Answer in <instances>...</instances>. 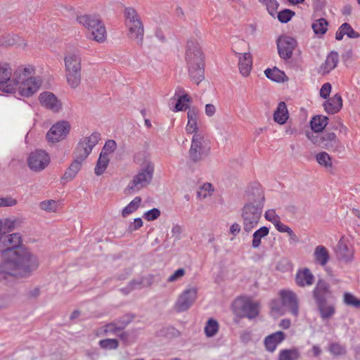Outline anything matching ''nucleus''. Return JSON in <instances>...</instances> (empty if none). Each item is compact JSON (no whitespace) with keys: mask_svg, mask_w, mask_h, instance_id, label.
<instances>
[{"mask_svg":"<svg viewBox=\"0 0 360 360\" xmlns=\"http://www.w3.org/2000/svg\"><path fill=\"white\" fill-rule=\"evenodd\" d=\"M7 257L0 264V282L7 283L15 278H27L39 267L37 257L20 246V233L4 235Z\"/></svg>","mask_w":360,"mask_h":360,"instance_id":"obj_1","label":"nucleus"},{"mask_svg":"<svg viewBox=\"0 0 360 360\" xmlns=\"http://www.w3.org/2000/svg\"><path fill=\"white\" fill-rule=\"evenodd\" d=\"M34 68L28 66L18 67L13 72L11 84L6 85L3 91L12 93L15 90L22 96H30L36 93L41 85V80L37 77H32Z\"/></svg>","mask_w":360,"mask_h":360,"instance_id":"obj_2","label":"nucleus"},{"mask_svg":"<svg viewBox=\"0 0 360 360\" xmlns=\"http://www.w3.org/2000/svg\"><path fill=\"white\" fill-rule=\"evenodd\" d=\"M185 60L190 78L199 84L205 79V55L198 39L191 38L188 40Z\"/></svg>","mask_w":360,"mask_h":360,"instance_id":"obj_3","label":"nucleus"},{"mask_svg":"<svg viewBox=\"0 0 360 360\" xmlns=\"http://www.w3.org/2000/svg\"><path fill=\"white\" fill-rule=\"evenodd\" d=\"M264 195L259 188H252L248 201L242 209L243 230L249 233L258 224L264 207Z\"/></svg>","mask_w":360,"mask_h":360,"instance_id":"obj_4","label":"nucleus"},{"mask_svg":"<svg viewBox=\"0 0 360 360\" xmlns=\"http://www.w3.org/2000/svg\"><path fill=\"white\" fill-rule=\"evenodd\" d=\"M153 173V163L149 160H145L138 173L134 176L132 180L130 181L125 188V193L132 194L146 188L152 181Z\"/></svg>","mask_w":360,"mask_h":360,"instance_id":"obj_5","label":"nucleus"},{"mask_svg":"<svg viewBox=\"0 0 360 360\" xmlns=\"http://www.w3.org/2000/svg\"><path fill=\"white\" fill-rule=\"evenodd\" d=\"M210 154V148L205 143L202 134H195L191 140V148L188 150V162L198 164L205 160Z\"/></svg>","mask_w":360,"mask_h":360,"instance_id":"obj_6","label":"nucleus"},{"mask_svg":"<svg viewBox=\"0 0 360 360\" xmlns=\"http://www.w3.org/2000/svg\"><path fill=\"white\" fill-rule=\"evenodd\" d=\"M307 138L316 146L332 152H340L343 149L339 139L333 132H326L322 134L307 133Z\"/></svg>","mask_w":360,"mask_h":360,"instance_id":"obj_7","label":"nucleus"},{"mask_svg":"<svg viewBox=\"0 0 360 360\" xmlns=\"http://www.w3.org/2000/svg\"><path fill=\"white\" fill-rule=\"evenodd\" d=\"M101 139L98 132H94L89 136L84 137L77 143L75 152V160L83 162L91 153L93 148L98 143Z\"/></svg>","mask_w":360,"mask_h":360,"instance_id":"obj_8","label":"nucleus"},{"mask_svg":"<svg viewBox=\"0 0 360 360\" xmlns=\"http://www.w3.org/2000/svg\"><path fill=\"white\" fill-rule=\"evenodd\" d=\"M198 290L195 288L185 290L178 297L174 308L178 312L188 310L197 297Z\"/></svg>","mask_w":360,"mask_h":360,"instance_id":"obj_9","label":"nucleus"},{"mask_svg":"<svg viewBox=\"0 0 360 360\" xmlns=\"http://www.w3.org/2000/svg\"><path fill=\"white\" fill-rule=\"evenodd\" d=\"M70 131V124L68 121L62 120L54 124L46 134L49 141L56 142L64 139Z\"/></svg>","mask_w":360,"mask_h":360,"instance_id":"obj_10","label":"nucleus"},{"mask_svg":"<svg viewBox=\"0 0 360 360\" xmlns=\"http://www.w3.org/2000/svg\"><path fill=\"white\" fill-rule=\"evenodd\" d=\"M279 296L283 308L297 317L299 314V309L296 294L289 290H281L279 292Z\"/></svg>","mask_w":360,"mask_h":360,"instance_id":"obj_11","label":"nucleus"},{"mask_svg":"<svg viewBox=\"0 0 360 360\" xmlns=\"http://www.w3.org/2000/svg\"><path fill=\"white\" fill-rule=\"evenodd\" d=\"M296 46V40L286 35L281 36L277 40L278 53L280 57L285 60L292 57V52Z\"/></svg>","mask_w":360,"mask_h":360,"instance_id":"obj_12","label":"nucleus"},{"mask_svg":"<svg viewBox=\"0 0 360 360\" xmlns=\"http://www.w3.org/2000/svg\"><path fill=\"white\" fill-rule=\"evenodd\" d=\"M50 162L49 155L42 150H37L30 153L28 158L30 168L35 172L44 169Z\"/></svg>","mask_w":360,"mask_h":360,"instance_id":"obj_13","label":"nucleus"},{"mask_svg":"<svg viewBox=\"0 0 360 360\" xmlns=\"http://www.w3.org/2000/svg\"><path fill=\"white\" fill-rule=\"evenodd\" d=\"M335 252L337 259L343 263H350L354 259L353 247L343 239L339 240Z\"/></svg>","mask_w":360,"mask_h":360,"instance_id":"obj_14","label":"nucleus"},{"mask_svg":"<svg viewBox=\"0 0 360 360\" xmlns=\"http://www.w3.org/2000/svg\"><path fill=\"white\" fill-rule=\"evenodd\" d=\"M77 20L79 24L84 26L88 30L90 28H94V26H98L99 38H103L104 33V24L101 20L100 17L96 15H83L77 16Z\"/></svg>","mask_w":360,"mask_h":360,"instance_id":"obj_15","label":"nucleus"},{"mask_svg":"<svg viewBox=\"0 0 360 360\" xmlns=\"http://www.w3.org/2000/svg\"><path fill=\"white\" fill-rule=\"evenodd\" d=\"M312 293L316 303L327 301L332 297L330 285L323 280H319L317 282Z\"/></svg>","mask_w":360,"mask_h":360,"instance_id":"obj_16","label":"nucleus"},{"mask_svg":"<svg viewBox=\"0 0 360 360\" xmlns=\"http://www.w3.org/2000/svg\"><path fill=\"white\" fill-rule=\"evenodd\" d=\"M235 306L240 308L243 316L248 319L255 318L259 314V304L257 302L238 300L235 302Z\"/></svg>","mask_w":360,"mask_h":360,"instance_id":"obj_17","label":"nucleus"},{"mask_svg":"<svg viewBox=\"0 0 360 360\" xmlns=\"http://www.w3.org/2000/svg\"><path fill=\"white\" fill-rule=\"evenodd\" d=\"M125 26L127 28V37L139 46H142L144 37V26L142 20L138 21L137 24L134 22Z\"/></svg>","mask_w":360,"mask_h":360,"instance_id":"obj_18","label":"nucleus"},{"mask_svg":"<svg viewBox=\"0 0 360 360\" xmlns=\"http://www.w3.org/2000/svg\"><path fill=\"white\" fill-rule=\"evenodd\" d=\"M39 101L42 106L53 112H58L61 108V103L51 92L45 91L39 95Z\"/></svg>","mask_w":360,"mask_h":360,"instance_id":"obj_19","label":"nucleus"},{"mask_svg":"<svg viewBox=\"0 0 360 360\" xmlns=\"http://www.w3.org/2000/svg\"><path fill=\"white\" fill-rule=\"evenodd\" d=\"M65 71H81L82 58L79 52L68 53L64 58Z\"/></svg>","mask_w":360,"mask_h":360,"instance_id":"obj_20","label":"nucleus"},{"mask_svg":"<svg viewBox=\"0 0 360 360\" xmlns=\"http://www.w3.org/2000/svg\"><path fill=\"white\" fill-rule=\"evenodd\" d=\"M236 55H240L238 58V68L240 73L244 76L248 77L252 68V57L250 53H245L240 54L234 51Z\"/></svg>","mask_w":360,"mask_h":360,"instance_id":"obj_21","label":"nucleus"},{"mask_svg":"<svg viewBox=\"0 0 360 360\" xmlns=\"http://www.w3.org/2000/svg\"><path fill=\"white\" fill-rule=\"evenodd\" d=\"M316 304L320 314V317L322 320H329L332 319V317L335 314L336 309L335 303L328 302L327 300Z\"/></svg>","mask_w":360,"mask_h":360,"instance_id":"obj_22","label":"nucleus"},{"mask_svg":"<svg viewBox=\"0 0 360 360\" xmlns=\"http://www.w3.org/2000/svg\"><path fill=\"white\" fill-rule=\"evenodd\" d=\"M314 276L308 268L299 270L296 274L295 281L298 286L305 287L314 283Z\"/></svg>","mask_w":360,"mask_h":360,"instance_id":"obj_23","label":"nucleus"},{"mask_svg":"<svg viewBox=\"0 0 360 360\" xmlns=\"http://www.w3.org/2000/svg\"><path fill=\"white\" fill-rule=\"evenodd\" d=\"M188 123L186 127V131L188 134H202L198 127V110L194 108H189L188 113Z\"/></svg>","mask_w":360,"mask_h":360,"instance_id":"obj_24","label":"nucleus"},{"mask_svg":"<svg viewBox=\"0 0 360 360\" xmlns=\"http://www.w3.org/2000/svg\"><path fill=\"white\" fill-rule=\"evenodd\" d=\"M285 338V335L282 331L276 332L266 337L264 339V345L266 350L270 352L275 351L277 345L284 340Z\"/></svg>","mask_w":360,"mask_h":360,"instance_id":"obj_25","label":"nucleus"},{"mask_svg":"<svg viewBox=\"0 0 360 360\" xmlns=\"http://www.w3.org/2000/svg\"><path fill=\"white\" fill-rule=\"evenodd\" d=\"M342 106V98L339 94H335L323 103L325 110L329 114H335L340 111Z\"/></svg>","mask_w":360,"mask_h":360,"instance_id":"obj_26","label":"nucleus"},{"mask_svg":"<svg viewBox=\"0 0 360 360\" xmlns=\"http://www.w3.org/2000/svg\"><path fill=\"white\" fill-rule=\"evenodd\" d=\"M12 69L8 63H0V89L3 91L6 85L11 84Z\"/></svg>","mask_w":360,"mask_h":360,"instance_id":"obj_27","label":"nucleus"},{"mask_svg":"<svg viewBox=\"0 0 360 360\" xmlns=\"http://www.w3.org/2000/svg\"><path fill=\"white\" fill-rule=\"evenodd\" d=\"M314 257L317 264L325 266L330 259L329 252L326 247L318 245L314 250Z\"/></svg>","mask_w":360,"mask_h":360,"instance_id":"obj_28","label":"nucleus"},{"mask_svg":"<svg viewBox=\"0 0 360 360\" xmlns=\"http://www.w3.org/2000/svg\"><path fill=\"white\" fill-rule=\"evenodd\" d=\"M288 119L287 105L284 102H280L274 113V120L276 122L283 124Z\"/></svg>","mask_w":360,"mask_h":360,"instance_id":"obj_29","label":"nucleus"},{"mask_svg":"<svg viewBox=\"0 0 360 360\" xmlns=\"http://www.w3.org/2000/svg\"><path fill=\"white\" fill-rule=\"evenodd\" d=\"M328 118L323 115L314 117L310 122L312 133L318 134L317 133L322 131L328 124Z\"/></svg>","mask_w":360,"mask_h":360,"instance_id":"obj_30","label":"nucleus"},{"mask_svg":"<svg viewBox=\"0 0 360 360\" xmlns=\"http://www.w3.org/2000/svg\"><path fill=\"white\" fill-rule=\"evenodd\" d=\"M339 60V56L337 52L332 51L327 56L324 63L321 65V69L323 73H328L330 71L333 70L336 66Z\"/></svg>","mask_w":360,"mask_h":360,"instance_id":"obj_31","label":"nucleus"},{"mask_svg":"<svg viewBox=\"0 0 360 360\" xmlns=\"http://www.w3.org/2000/svg\"><path fill=\"white\" fill-rule=\"evenodd\" d=\"M269 233V229L266 226H262L255 231L252 235V247L255 249L258 248L261 245L262 238L266 237Z\"/></svg>","mask_w":360,"mask_h":360,"instance_id":"obj_32","label":"nucleus"},{"mask_svg":"<svg viewBox=\"0 0 360 360\" xmlns=\"http://www.w3.org/2000/svg\"><path fill=\"white\" fill-rule=\"evenodd\" d=\"M81 71H65V77L68 85L72 89L77 88L81 83Z\"/></svg>","mask_w":360,"mask_h":360,"instance_id":"obj_33","label":"nucleus"},{"mask_svg":"<svg viewBox=\"0 0 360 360\" xmlns=\"http://www.w3.org/2000/svg\"><path fill=\"white\" fill-rule=\"evenodd\" d=\"M109 161L110 160L106 153H101L94 169L96 175L100 176L105 172L109 164Z\"/></svg>","mask_w":360,"mask_h":360,"instance_id":"obj_34","label":"nucleus"},{"mask_svg":"<svg viewBox=\"0 0 360 360\" xmlns=\"http://www.w3.org/2000/svg\"><path fill=\"white\" fill-rule=\"evenodd\" d=\"M82 162L75 160L65 172L63 179L66 181H70L75 177L80 170Z\"/></svg>","mask_w":360,"mask_h":360,"instance_id":"obj_35","label":"nucleus"},{"mask_svg":"<svg viewBox=\"0 0 360 360\" xmlns=\"http://www.w3.org/2000/svg\"><path fill=\"white\" fill-rule=\"evenodd\" d=\"M124 15L125 18V25L131 23H138V21L141 20V18L137 11L132 7H127L124 9Z\"/></svg>","mask_w":360,"mask_h":360,"instance_id":"obj_36","label":"nucleus"},{"mask_svg":"<svg viewBox=\"0 0 360 360\" xmlns=\"http://www.w3.org/2000/svg\"><path fill=\"white\" fill-rule=\"evenodd\" d=\"M328 22L325 18H319L314 20L312 23L311 27L317 35H323L328 30Z\"/></svg>","mask_w":360,"mask_h":360,"instance_id":"obj_37","label":"nucleus"},{"mask_svg":"<svg viewBox=\"0 0 360 360\" xmlns=\"http://www.w3.org/2000/svg\"><path fill=\"white\" fill-rule=\"evenodd\" d=\"M264 73L267 78L277 82L285 81L284 78L286 77L285 73L277 68H268L264 71Z\"/></svg>","mask_w":360,"mask_h":360,"instance_id":"obj_38","label":"nucleus"},{"mask_svg":"<svg viewBox=\"0 0 360 360\" xmlns=\"http://www.w3.org/2000/svg\"><path fill=\"white\" fill-rule=\"evenodd\" d=\"M300 354L297 349L281 350L278 355V360H298Z\"/></svg>","mask_w":360,"mask_h":360,"instance_id":"obj_39","label":"nucleus"},{"mask_svg":"<svg viewBox=\"0 0 360 360\" xmlns=\"http://www.w3.org/2000/svg\"><path fill=\"white\" fill-rule=\"evenodd\" d=\"M141 202V198L137 196L131 200L127 206H126L122 212V215L123 217H126L129 214L134 212L140 206Z\"/></svg>","mask_w":360,"mask_h":360,"instance_id":"obj_40","label":"nucleus"},{"mask_svg":"<svg viewBox=\"0 0 360 360\" xmlns=\"http://www.w3.org/2000/svg\"><path fill=\"white\" fill-rule=\"evenodd\" d=\"M219 330V323L218 322L213 319H210L205 327V333L207 337L211 338L217 334Z\"/></svg>","mask_w":360,"mask_h":360,"instance_id":"obj_41","label":"nucleus"},{"mask_svg":"<svg viewBox=\"0 0 360 360\" xmlns=\"http://www.w3.org/2000/svg\"><path fill=\"white\" fill-rule=\"evenodd\" d=\"M190 102L191 98L188 94H185L181 96H179L174 111L177 112L186 110L188 108V103Z\"/></svg>","mask_w":360,"mask_h":360,"instance_id":"obj_42","label":"nucleus"},{"mask_svg":"<svg viewBox=\"0 0 360 360\" xmlns=\"http://www.w3.org/2000/svg\"><path fill=\"white\" fill-rule=\"evenodd\" d=\"M328 351L334 356L345 355L347 352L346 347L338 342H333L328 347Z\"/></svg>","mask_w":360,"mask_h":360,"instance_id":"obj_43","label":"nucleus"},{"mask_svg":"<svg viewBox=\"0 0 360 360\" xmlns=\"http://www.w3.org/2000/svg\"><path fill=\"white\" fill-rule=\"evenodd\" d=\"M99 346L104 349H116L119 346V342L117 339H104L98 342Z\"/></svg>","mask_w":360,"mask_h":360,"instance_id":"obj_44","label":"nucleus"},{"mask_svg":"<svg viewBox=\"0 0 360 360\" xmlns=\"http://www.w3.org/2000/svg\"><path fill=\"white\" fill-rule=\"evenodd\" d=\"M58 206V202L53 200H44L41 202L39 204V207L48 212H56Z\"/></svg>","mask_w":360,"mask_h":360,"instance_id":"obj_45","label":"nucleus"},{"mask_svg":"<svg viewBox=\"0 0 360 360\" xmlns=\"http://www.w3.org/2000/svg\"><path fill=\"white\" fill-rule=\"evenodd\" d=\"M343 301L346 305L360 308V300L357 299L350 292H345L344 294Z\"/></svg>","mask_w":360,"mask_h":360,"instance_id":"obj_46","label":"nucleus"},{"mask_svg":"<svg viewBox=\"0 0 360 360\" xmlns=\"http://www.w3.org/2000/svg\"><path fill=\"white\" fill-rule=\"evenodd\" d=\"M316 160L321 165L325 167H331L332 162L330 155L326 152H321L316 155Z\"/></svg>","mask_w":360,"mask_h":360,"instance_id":"obj_47","label":"nucleus"},{"mask_svg":"<svg viewBox=\"0 0 360 360\" xmlns=\"http://www.w3.org/2000/svg\"><path fill=\"white\" fill-rule=\"evenodd\" d=\"M103 335H115L121 331L115 321L105 324L103 327Z\"/></svg>","mask_w":360,"mask_h":360,"instance_id":"obj_48","label":"nucleus"},{"mask_svg":"<svg viewBox=\"0 0 360 360\" xmlns=\"http://www.w3.org/2000/svg\"><path fill=\"white\" fill-rule=\"evenodd\" d=\"M98 26H94V28H90L89 30V31L90 32V34H91V37L95 40L96 41L98 42V43H103L104 42L106 39H107V32H106V29H105V27L104 26V33H103V38L101 37V39L99 38V34H98Z\"/></svg>","mask_w":360,"mask_h":360,"instance_id":"obj_49","label":"nucleus"},{"mask_svg":"<svg viewBox=\"0 0 360 360\" xmlns=\"http://www.w3.org/2000/svg\"><path fill=\"white\" fill-rule=\"evenodd\" d=\"M295 15V12L290 9H284L278 13V19L283 23H286L290 21L292 17Z\"/></svg>","mask_w":360,"mask_h":360,"instance_id":"obj_50","label":"nucleus"},{"mask_svg":"<svg viewBox=\"0 0 360 360\" xmlns=\"http://www.w3.org/2000/svg\"><path fill=\"white\" fill-rule=\"evenodd\" d=\"M16 221H17L15 219H4V221H2L1 231H3L4 233H6V232H11V231H13L15 229Z\"/></svg>","mask_w":360,"mask_h":360,"instance_id":"obj_51","label":"nucleus"},{"mask_svg":"<svg viewBox=\"0 0 360 360\" xmlns=\"http://www.w3.org/2000/svg\"><path fill=\"white\" fill-rule=\"evenodd\" d=\"M342 29H344L345 35H347L349 38L355 39L360 37V34L347 22L342 24Z\"/></svg>","mask_w":360,"mask_h":360,"instance_id":"obj_52","label":"nucleus"},{"mask_svg":"<svg viewBox=\"0 0 360 360\" xmlns=\"http://www.w3.org/2000/svg\"><path fill=\"white\" fill-rule=\"evenodd\" d=\"M133 319V316L125 315L121 317L120 319L115 321V322L117 323L120 330L122 331L132 321Z\"/></svg>","mask_w":360,"mask_h":360,"instance_id":"obj_53","label":"nucleus"},{"mask_svg":"<svg viewBox=\"0 0 360 360\" xmlns=\"http://www.w3.org/2000/svg\"><path fill=\"white\" fill-rule=\"evenodd\" d=\"M160 215V212L157 208H153L143 214V217L147 221H153L156 219H158Z\"/></svg>","mask_w":360,"mask_h":360,"instance_id":"obj_54","label":"nucleus"},{"mask_svg":"<svg viewBox=\"0 0 360 360\" xmlns=\"http://www.w3.org/2000/svg\"><path fill=\"white\" fill-rule=\"evenodd\" d=\"M117 147V143L114 140H108L101 151V153H106V155L108 156L109 153H111L115 151Z\"/></svg>","mask_w":360,"mask_h":360,"instance_id":"obj_55","label":"nucleus"},{"mask_svg":"<svg viewBox=\"0 0 360 360\" xmlns=\"http://www.w3.org/2000/svg\"><path fill=\"white\" fill-rule=\"evenodd\" d=\"M17 204V200L11 197H0V207H13Z\"/></svg>","mask_w":360,"mask_h":360,"instance_id":"obj_56","label":"nucleus"},{"mask_svg":"<svg viewBox=\"0 0 360 360\" xmlns=\"http://www.w3.org/2000/svg\"><path fill=\"white\" fill-rule=\"evenodd\" d=\"M185 275V269L180 268L174 271L168 278L167 281L169 283L175 282L181 279Z\"/></svg>","mask_w":360,"mask_h":360,"instance_id":"obj_57","label":"nucleus"},{"mask_svg":"<svg viewBox=\"0 0 360 360\" xmlns=\"http://www.w3.org/2000/svg\"><path fill=\"white\" fill-rule=\"evenodd\" d=\"M266 9L271 15H274L275 11L278 7V4L276 0H266Z\"/></svg>","mask_w":360,"mask_h":360,"instance_id":"obj_58","label":"nucleus"},{"mask_svg":"<svg viewBox=\"0 0 360 360\" xmlns=\"http://www.w3.org/2000/svg\"><path fill=\"white\" fill-rule=\"evenodd\" d=\"M264 217L266 220L271 221L273 224L280 219V217L276 214L275 210H269L265 212Z\"/></svg>","mask_w":360,"mask_h":360,"instance_id":"obj_59","label":"nucleus"},{"mask_svg":"<svg viewBox=\"0 0 360 360\" xmlns=\"http://www.w3.org/2000/svg\"><path fill=\"white\" fill-rule=\"evenodd\" d=\"M270 308L271 311L278 314H283V307L282 304H280L278 300H272L270 303Z\"/></svg>","mask_w":360,"mask_h":360,"instance_id":"obj_60","label":"nucleus"},{"mask_svg":"<svg viewBox=\"0 0 360 360\" xmlns=\"http://www.w3.org/2000/svg\"><path fill=\"white\" fill-rule=\"evenodd\" d=\"M331 91V85L330 83H325L321 88L320 96L323 98H327Z\"/></svg>","mask_w":360,"mask_h":360,"instance_id":"obj_61","label":"nucleus"},{"mask_svg":"<svg viewBox=\"0 0 360 360\" xmlns=\"http://www.w3.org/2000/svg\"><path fill=\"white\" fill-rule=\"evenodd\" d=\"M274 225L277 229V231L281 233H288L291 230V229L289 226L281 223L280 219L278 221H276V223Z\"/></svg>","mask_w":360,"mask_h":360,"instance_id":"obj_62","label":"nucleus"},{"mask_svg":"<svg viewBox=\"0 0 360 360\" xmlns=\"http://www.w3.org/2000/svg\"><path fill=\"white\" fill-rule=\"evenodd\" d=\"M143 226V221L141 218H136L134 221V223L131 224L129 226V230L130 232L138 230Z\"/></svg>","mask_w":360,"mask_h":360,"instance_id":"obj_63","label":"nucleus"},{"mask_svg":"<svg viewBox=\"0 0 360 360\" xmlns=\"http://www.w3.org/2000/svg\"><path fill=\"white\" fill-rule=\"evenodd\" d=\"M143 283V280H133L131 281L128 285H129V290L127 292V293H129L130 291L133 290L136 288H141L142 283Z\"/></svg>","mask_w":360,"mask_h":360,"instance_id":"obj_64","label":"nucleus"}]
</instances>
